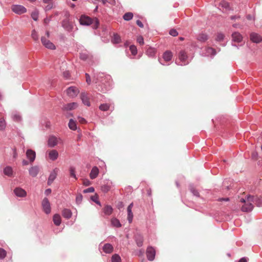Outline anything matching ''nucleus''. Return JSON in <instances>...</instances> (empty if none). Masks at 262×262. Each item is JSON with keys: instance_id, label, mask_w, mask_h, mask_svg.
Returning <instances> with one entry per match:
<instances>
[{"instance_id": "nucleus-27", "label": "nucleus", "mask_w": 262, "mask_h": 262, "mask_svg": "<svg viewBox=\"0 0 262 262\" xmlns=\"http://www.w3.org/2000/svg\"><path fill=\"white\" fill-rule=\"evenodd\" d=\"M13 171L11 166H7L4 169V173L8 177H12Z\"/></svg>"}, {"instance_id": "nucleus-34", "label": "nucleus", "mask_w": 262, "mask_h": 262, "mask_svg": "<svg viewBox=\"0 0 262 262\" xmlns=\"http://www.w3.org/2000/svg\"><path fill=\"white\" fill-rule=\"evenodd\" d=\"M189 189L194 196H195L196 197H200L199 192L196 189H195L192 184L189 185Z\"/></svg>"}, {"instance_id": "nucleus-21", "label": "nucleus", "mask_w": 262, "mask_h": 262, "mask_svg": "<svg viewBox=\"0 0 262 262\" xmlns=\"http://www.w3.org/2000/svg\"><path fill=\"white\" fill-rule=\"evenodd\" d=\"M114 248L111 244H105L102 247L103 251L105 253H111L113 251Z\"/></svg>"}, {"instance_id": "nucleus-35", "label": "nucleus", "mask_w": 262, "mask_h": 262, "mask_svg": "<svg viewBox=\"0 0 262 262\" xmlns=\"http://www.w3.org/2000/svg\"><path fill=\"white\" fill-rule=\"evenodd\" d=\"M111 107V105L108 103H103L100 105L99 106V108L101 111H108Z\"/></svg>"}, {"instance_id": "nucleus-58", "label": "nucleus", "mask_w": 262, "mask_h": 262, "mask_svg": "<svg viewBox=\"0 0 262 262\" xmlns=\"http://www.w3.org/2000/svg\"><path fill=\"white\" fill-rule=\"evenodd\" d=\"M136 24L140 28H143L144 26L143 23L140 20H137L136 21Z\"/></svg>"}, {"instance_id": "nucleus-36", "label": "nucleus", "mask_w": 262, "mask_h": 262, "mask_svg": "<svg viewBox=\"0 0 262 262\" xmlns=\"http://www.w3.org/2000/svg\"><path fill=\"white\" fill-rule=\"evenodd\" d=\"M111 224L114 227H115L119 228L121 226V224L120 221H119V220H118L116 218H113L112 219Z\"/></svg>"}, {"instance_id": "nucleus-53", "label": "nucleus", "mask_w": 262, "mask_h": 262, "mask_svg": "<svg viewBox=\"0 0 262 262\" xmlns=\"http://www.w3.org/2000/svg\"><path fill=\"white\" fill-rule=\"evenodd\" d=\"M137 41L140 45H143L144 43L143 37L142 36H139L137 38Z\"/></svg>"}, {"instance_id": "nucleus-38", "label": "nucleus", "mask_w": 262, "mask_h": 262, "mask_svg": "<svg viewBox=\"0 0 262 262\" xmlns=\"http://www.w3.org/2000/svg\"><path fill=\"white\" fill-rule=\"evenodd\" d=\"M133 14L132 12H127L125 13L123 16L125 20L129 21L133 18Z\"/></svg>"}, {"instance_id": "nucleus-42", "label": "nucleus", "mask_w": 262, "mask_h": 262, "mask_svg": "<svg viewBox=\"0 0 262 262\" xmlns=\"http://www.w3.org/2000/svg\"><path fill=\"white\" fill-rule=\"evenodd\" d=\"M38 11L36 10H34L31 13V17L32 18L35 20L36 21L38 19Z\"/></svg>"}, {"instance_id": "nucleus-63", "label": "nucleus", "mask_w": 262, "mask_h": 262, "mask_svg": "<svg viewBox=\"0 0 262 262\" xmlns=\"http://www.w3.org/2000/svg\"><path fill=\"white\" fill-rule=\"evenodd\" d=\"M123 203L122 202H119L118 204L117 207L119 209L122 208L123 207Z\"/></svg>"}, {"instance_id": "nucleus-3", "label": "nucleus", "mask_w": 262, "mask_h": 262, "mask_svg": "<svg viewBox=\"0 0 262 262\" xmlns=\"http://www.w3.org/2000/svg\"><path fill=\"white\" fill-rule=\"evenodd\" d=\"M179 60H176V63L179 66H185L188 64L189 62L187 61L188 56L186 52L181 50L178 54Z\"/></svg>"}, {"instance_id": "nucleus-49", "label": "nucleus", "mask_w": 262, "mask_h": 262, "mask_svg": "<svg viewBox=\"0 0 262 262\" xmlns=\"http://www.w3.org/2000/svg\"><path fill=\"white\" fill-rule=\"evenodd\" d=\"M95 191V189L93 187H90L88 188H86L85 189H84L83 191V192L84 193H91Z\"/></svg>"}, {"instance_id": "nucleus-41", "label": "nucleus", "mask_w": 262, "mask_h": 262, "mask_svg": "<svg viewBox=\"0 0 262 262\" xmlns=\"http://www.w3.org/2000/svg\"><path fill=\"white\" fill-rule=\"evenodd\" d=\"M127 220L129 223H131L133 221V213L132 210H127Z\"/></svg>"}, {"instance_id": "nucleus-4", "label": "nucleus", "mask_w": 262, "mask_h": 262, "mask_svg": "<svg viewBox=\"0 0 262 262\" xmlns=\"http://www.w3.org/2000/svg\"><path fill=\"white\" fill-rule=\"evenodd\" d=\"M247 203H245L242 207V210L244 212H250L251 211L253 208V205L251 203V202L253 201V197L248 195L247 196Z\"/></svg>"}, {"instance_id": "nucleus-13", "label": "nucleus", "mask_w": 262, "mask_h": 262, "mask_svg": "<svg viewBox=\"0 0 262 262\" xmlns=\"http://www.w3.org/2000/svg\"><path fill=\"white\" fill-rule=\"evenodd\" d=\"M59 139L54 136H50L48 141V146L50 147H54L58 144Z\"/></svg>"}, {"instance_id": "nucleus-15", "label": "nucleus", "mask_w": 262, "mask_h": 262, "mask_svg": "<svg viewBox=\"0 0 262 262\" xmlns=\"http://www.w3.org/2000/svg\"><path fill=\"white\" fill-rule=\"evenodd\" d=\"M26 156L27 158L29 160L31 163L34 161L36 158V153L35 151L29 149L26 151Z\"/></svg>"}, {"instance_id": "nucleus-28", "label": "nucleus", "mask_w": 262, "mask_h": 262, "mask_svg": "<svg viewBox=\"0 0 262 262\" xmlns=\"http://www.w3.org/2000/svg\"><path fill=\"white\" fill-rule=\"evenodd\" d=\"M53 221L56 226H59L61 224V217L59 214H55L53 217Z\"/></svg>"}, {"instance_id": "nucleus-51", "label": "nucleus", "mask_w": 262, "mask_h": 262, "mask_svg": "<svg viewBox=\"0 0 262 262\" xmlns=\"http://www.w3.org/2000/svg\"><path fill=\"white\" fill-rule=\"evenodd\" d=\"M89 55L86 53H81L80 54V58L83 60H86L88 58Z\"/></svg>"}, {"instance_id": "nucleus-20", "label": "nucleus", "mask_w": 262, "mask_h": 262, "mask_svg": "<svg viewBox=\"0 0 262 262\" xmlns=\"http://www.w3.org/2000/svg\"><path fill=\"white\" fill-rule=\"evenodd\" d=\"M78 106V104L76 102H72L63 105V109L64 110L70 111L76 108Z\"/></svg>"}, {"instance_id": "nucleus-32", "label": "nucleus", "mask_w": 262, "mask_h": 262, "mask_svg": "<svg viewBox=\"0 0 262 262\" xmlns=\"http://www.w3.org/2000/svg\"><path fill=\"white\" fill-rule=\"evenodd\" d=\"M68 126L71 130H76L77 129L76 122L73 119H70Z\"/></svg>"}, {"instance_id": "nucleus-62", "label": "nucleus", "mask_w": 262, "mask_h": 262, "mask_svg": "<svg viewBox=\"0 0 262 262\" xmlns=\"http://www.w3.org/2000/svg\"><path fill=\"white\" fill-rule=\"evenodd\" d=\"M238 262H247V258L246 257L241 258Z\"/></svg>"}, {"instance_id": "nucleus-37", "label": "nucleus", "mask_w": 262, "mask_h": 262, "mask_svg": "<svg viewBox=\"0 0 262 262\" xmlns=\"http://www.w3.org/2000/svg\"><path fill=\"white\" fill-rule=\"evenodd\" d=\"M111 261L112 262H121V259L118 254H115L112 255Z\"/></svg>"}, {"instance_id": "nucleus-12", "label": "nucleus", "mask_w": 262, "mask_h": 262, "mask_svg": "<svg viewBox=\"0 0 262 262\" xmlns=\"http://www.w3.org/2000/svg\"><path fill=\"white\" fill-rule=\"evenodd\" d=\"M250 39L252 42L258 43L262 41V37L257 33L253 32L250 35Z\"/></svg>"}, {"instance_id": "nucleus-47", "label": "nucleus", "mask_w": 262, "mask_h": 262, "mask_svg": "<svg viewBox=\"0 0 262 262\" xmlns=\"http://www.w3.org/2000/svg\"><path fill=\"white\" fill-rule=\"evenodd\" d=\"M224 38V35L223 33H217L216 37V40L217 41H221Z\"/></svg>"}, {"instance_id": "nucleus-56", "label": "nucleus", "mask_w": 262, "mask_h": 262, "mask_svg": "<svg viewBox=\"0 0 262 262\" xmlns=\"http://www.w3.org/2000/svg\"><path fill=\"white\" fill-rule=\"evenodd\" d=\"M78 120L81 123H85L86 122L85 119L81 117H78Z\"/></svg>"}, {"instance_id": "nucleus-57", "label": "nucleus", "mask_w": 262, "mask_h": 262, "mask_svg": "<svg viewBox=\"0 0 262 262\" xmlns=\"http://www.w3.org/2000/svg\"><path fill=\"white\" fill-rule=\"evenodd\" d=\"M63 75L64 78L68 79L70 77V73L69 71H65L63 73Z\"/></svg>"}, {"instance_id": "nucleus-45", "label": "nucleus", "mask_w": 262, "mask_h": 262, "mask_svg": "<svg viewBox=\"0 0 262 262\" xmlns=\"http://www.w3.org/2000/svg\"><path fill=\"white\" fill-rule=\"evenodd\" d=\"M129 50L133 55H136L137 54V49L135 46L131 45L129 47Z\"/></svg>"}, {"instance_id": "nucleus-24", "label": "nucleus", "mask_w": 262, "mask_h": 262, "mask_svg": "<svg viewBox=\"0 0 262 262\" xmlns=\"http://www.w3.org/2000/svg\"><path fill=\"white\" fill-rule=\"evenodd\" d=\"M172 57V52L170 51H165L163 54V58L165 61H169Z\"/></svg>"}, {"instance_id": "nucleus-48", "label": "nucleus", "mask_w": 262, "mask_h": 262, "mask_svg": "<svg viewBox=\"0 0 262 262\" xmlns=\"http://www.w3.org/2000/svg\"><path fill=\"white\" fill-rule=\"evenodd\" d=\"M31 37L34 40H38V36L37 33L35 30H33L31 33Z\"/></svg>"}, {"instance_id": "nucleus-16", "label": "nucleus", "mask_w": 262, "mask_h": 262, "mask_svg": "<svg viewBox=\"0 0 262 262\" xmlns=\"http://www.w3.org/2000/svg\"><path fill=\"white\" fill-rule=\"evenodd\" d=\"M57 171L58 169L56 168L50 173L48 180V185H50L56 179Z\"/></svg>"}, {"instance_id": "nucleus-59", "label": "nucleus", "mask_w": 262, "mask_h": 262, "mask_svg": "<svg viewBox=\"0 0 262 262\" xmlns=\"http://www.w3.org/2000/svg\"><path fill=\"white\" fill-rule=\"evenodd\" d=\"M91 184V182L88 179H85L83 181V185L85 186H89Z\"/></svg>"}, {"instance_id": "nucleus-54", "label": "nucleus", "mask_w": 262, "mask_h": 262, "mask_svg": "<svg viewBox=\"0 0 262 262\" xmlns=\"http://www.w3.org/2000/svg\"><path fill=\"white\" fill-rule=\"evenodd\" d=\"M86 82L88 84H90L91 83V79L89 74L85 73Z\"/></svg>"}, {"instance_id": "nucleus-61", "label": "nucleus", "mask_w": 262, "mask_h": 262, "mask_svg": "<svg viewBox=\"0 0 262 262\" xmlns=\"http://www.w3.org/2000/svg\"><path fill=\"white\" fill-rule=\"evenodd\" d=\"M51 189L50 188H48L45 190V193L46 195H48L51 193Z\"/></svg>"}, {"instance_id": "nucleus-23", "label": "nucleus", "mask_w": 262, "mask_h": 262, "mask_svg": "<svg viewBox=\"0 0 262 262\" xmlns=\"http://www.w3.org/2000/svg\"><path fill=\"white\" fill-rule=\"evenodd\" d=\"M113 211V209L112 207L108 205H105L103 209V212L106 216L110 215L112 213Z\"/></svg>"}, {"instance_id": "nucleus-50", "label": "nucleus", "mask_w": 262, "mask_h": 262, "mask_svg": "<svg viewBox=\"0 0 262 262\" xmlns=\"http://www.w3.org/2000/svg\"><path fill=\"white\" fill-rule=\"evenodd\" d=\"M6 127V122L4 120L0 119V130H4Z\"/></svg>"}, {"instance_id": "nucleus-19", "label": "nucleus", "mask_w": 262, "mask_h": 262, "mask_svg": "<svg viewBox=\"0 0 262 262\" xmlns=\"http://www.w3.org/2000/svg\"><path fill=\"white\" fill-rule=\"evenodd\" d=\"M135 240L138 247H141L143 246V237L140 234H136L135 235Z\"/></svg>"}, {"instance_id": "nucleus-29", "label": "nucleus", "mask_w": 262, "mask_h": 262, "mask_svg": "<svg viewBox=\"0 0 262 262\" xmlns=\"http://www.w3.org/2000/svg\"><path fill=\"white\" fill-rule=\"evenodd\" d=\"M72 214V213L71 211L68 209H64L62 211V216L67 219L71 218Z\"/></svg>"}, {"instance_id": "nucleus-9", "label": "nucleus", "mask_w": 262, "mask_h": 262, "mask_svg": "<svg viewBox=\"0 0 262 262\" xmlns=\"http://www.w3.org/2000/svg\"><path fill=\"white\" fill-rule=\"evenodd\" d=\"M41 41L42 45L46 48L51 50H54L55 49V45L49 40L46 39L45 37H42L41 38Z\"/></svg>"}, {"instance_id": "nucleus-60", "label": "nucleus", "mask_w": 262, "mask_h": 262, "mask_svg": "<svg viewBox=\"0 0 262 262\" xmlns=\"http://www.w3.org/2000/svg\"><path fill=\"white\" fill-rule=\"evenodd\" d=\"M91 199L92 201L96 202L98 200V196L97 195H93L91 197Z\"/></svg>"}, {"instance_id": "nucleus-11", "label": "nucleus", "mask_w": 262, "mask_h": 262, "mask_svg": "<svg viewBox=\"0 0 262 262\" xmlns=\"http://www.w3.org/2000/svg\"><path fill=\"white\" fill-rule=\"evenodd\" d=\"M40 170L39 167L38 166L35 165L31 167L29 169V173L30 176L32 177H36L39 173Z\"/></svg>"}, {"instance_id": "nucleus-43", "label": "nucleus", "mask_w": 262, "mask_h": 262, "mask_svg": "<svg viewBox=\"0 0 262 262\" xmlns=\"http://www.w3.org/2000/svg\"><path fill=\"white\" fill-rule=\"evenodd\" d=\"M83 199V196L81 193H78L77 194L76 197V202L77 204H81Z\"/></svg>"}, {"instance_id": "nucleus-7", "label": "nucleus", "mask_w": 262, "mask_h": 262, "mask_svg": "<svg viewBox=\"0 0 262 262\" xmlns=\"http://www.w3.org/2000/svg\"><path fill=\"white\" fill-rule=\"evenodd\" d=\"M67 94L70 97H75L79 93L78 89L75 86H70L66 90Z\"/></svg>"}, {"instance_id": "nucleus-64", "label": "nucleus", "mask_w": 262, "mask_h": 262, "mask_svg": "<svg viewBox=\"0 0 262 262\" xmlns=\"http://www.w3.org/2000/svg\"><path fill=\"white\" fill-rule=\"evenodd\" d=\"M22 164L23 165H28L29 164V162L27 160H24L22 161Z\"/></svg>"}, {"instance_id": "nucleus-26", "label": "nucleus", "mask_w": 262, "mask_h": 262, "mask_svg": "<svg viewBox=\"0 0 262 262\" xmlns=\"http://www.w3.org/2000/svg\"><path fill=\"white\" fill-rule=\"evenodd\" d=\"M111 42L114 44H118L121 42L120 36L117 33H114L111 39Z\"/></svg>"}, {"instance_id": "nucleus-30", "label": "nucleus", "mask_w": 262, "mask_h": 262, "mask_svg": "<svg viewBox=\"0 0 262 262\" xmlns=\"http://www.w3.org/2000/svg\"><path fill=\"white\" fill-rule=\"evenodd\" d=\"M216 54L215 50L211 47H208L206 48V53H205L206 56H214Z\"/></svg>"}, {"instance_id": "nucleus-18", "label": "nucleus", "mask_w": 262, "mask_h": 262, "mask_svg": "<svg viewBox=\"0 0 262 262\" xmlns=\"http://www.w3.org/2000/svg\"><path fill=\"white\" fill-rule=\"evenodd\" d=\"M80 98L82 101V103L88 106H90V105H91V103H90V102L89 101V99L88 98V95L86 93L83 92V93H82L81 94H80Z\"/></svg>"}, {"instance_id": "nucleus-17", "label": "nucleus", "mask_w": 262, "mask_h": 262, "mask_svg": "<svg viewBox=\"0 0 262 262\" xmlns=\"http://www.w3.org/2000/svg\"><path fill=\"white\" fill-rule=\"evenodd\" d=\"M232 41L235 42H240L242 41L243 37L240 33L235 32L232 34Z\"/></svg>"}, {"instance_id": "nucleus-40", "label": "nucleus", "mask_w": 262, "mask_h": 262, "mask_svg": "<svg viewBox=\"0 0 262 262\" xmlns=\"http://www.w3.org/2000/svg\"><path fill=\"white\" fill-rule=\"evenodd\" d=\"M12 119L14 121L16 122H19L21 120V117L20 115L17 113H15L12 115Z\"/></svg>"}, {"instance_id": "nucleus-39", "label": "nucleus", "mask_w": 262, "mask_h": 262, "mask_svg": "<svg viewBox=\"0 0 262 262\" xmlns=\"http://www.w3.org/2000/svg\"><path fill=\"white\" fill-rule=\"evenodd\" d=\"M69 171L71 177L74 178L75 180H77V178L75 173V168L73 166H71L69 168Z\"/></svg>"}, {"instance_id": "nucleus-22", "label": "nucleus", "mask_w": 262, "mask_h": 262, "mask_svg": "<svg viewBox=\"0 0 262 262\" xmlns=\"http://www.w3.org/2000/svg\"><path fill=\"white\" fill-rule=\"evenodd\" d=\"M99 169L97 166H94L90 173V177L91 179H95L98 175Z\"/></svg>"}, {"instance_id": "nucleus-46", "label": "nucleus", "mask_w": 262, "mask_h": 262, "mask_svg": "<svg viewBox=\"0 0 262 262\" xmlns=\"http://www.w3.org/2000/svg\"><path fill=\"white\" fill-rule=\"evenodd\" d=\"M110 189L111 187L108 185H103L101 187V190L105 193L107 192Z\"/></svg>"}, {"instance_id": "nucleus-2", "label": "nucleus", "mask_w": 262, "mask_h": 262, "mask_svg": "<svg viewBox=\"0 0 262 262\" xmlns=\"http://www.w3.org/2000/svg\"><path fill=\"white\" fill-rule=\"evenodd\" d=\"M79 23L82 26L92 25L93 29H97L99 26V21L96 17L92 18L85 15H82L79 18Z\"/></svg>"}, {"instance_id": "nucleus-44", "label": "nucleus", "mask_w": 262, "mask_h": 262, "mask_svg": "<svg viewBox=\"0 0 262 262\" xmlns=\"http://www.w3.org/2000/svg\"><path fill=\"white\" fill-rule=\"evenodd\" d=\"M7 252L5 250L0 248V259H3L6 256Z\"/></svg>"}, {"instance_id": "nucleus-55", "label": "nucleus", "mask_w": 262, "mask_h": 262, "mask_svg": "<svg viewBox=\"0 0 262 262\" xmlns=\"http://www.w3.org/2000/svg\"><path fill=\"white\" fill-rule=\"evenodd\" d=\"M102 2L103 5H105L106 3L114 4L115 3V0H102Z\"/></svg>"}, {"instance_id": "nucleus-1", "label": "nucleus", "mask_w": 262, "mask_h": 262, "mask_svg": "<svg viewBox=\"0 0 262 262\" xmlns=\"http://www.w3.org/2000/svg\"><path fill=\"white\" fill-rule=\"evenodd\" d=\"M93 81L98 83V91L105 93L112 89V81L110 75H104L103 73L94 75Z\"/></svg>"}, {"instance_id": "nucleus-33", "label": "nucleus", "mask_w": 262, "mask_h": 262, "mask_svg": "<svg viewBox=\"0 0 262 262\" xmlns=\"http://www.w3.org/2000/svg\"><path fill=\"white\" fill-rule=\"evenodd\" d=\"M197 39L199 41L204 42L208 40V36L206 34L201 33L198 35Z\"/></svg>"}, {"instance_id": "nucleus-52", "label": "nucleus", "mask_w": 262, "mask_h": 262, "mask_svg": "<svg viewBox=\"0 0 262 262\" xmlns=\"http://www.w3.org/2000/svg\"><path fill=\"white\" fill-rule=\"evenodd\" d=\"M169 34L173 37L177 36L178 35L177 31L174 29H171L169 31Z\"/></svg>"}, {"instance_id": "nucleus-25", "label": "nucleus", "mask_w": 262, "mask_h": 262, "mask_svg": "<svg viewBox=\"0 0 262 262\" xmlns=\"http://www.w3.org/2000/svg\"><path fill=\"white\" fill-rule=\"evenodd\" d=\"M49 157L51 160L55 161L58 157V152L56 150H52L49 153Z\"/></svg>"}, {"instance_id": "nucleus-8", "label": "nucleus", "mask_w": 262, "mask_h": 262, "mask_svg": "<svg viewBox=\"0 0 262 262\" xmlns=\"http://www.w3.org/2000/svg\"><path fill=\"white\" fill-rule=\"evenodd\" d=\"M156 250L152 247H148L146 250V256L148 260L152 261L155 257Z\"/></svg>"}, {"instance_id": "nucleus-14", "label": "nucleus", "mask_w": 262, "mask_h": 262, "mask_svg": "<svg viewBox=\"0 0 262 262\" xmlns=\"http://www.w3.org/2000/svg\"><path fill=\"white\" fill-rule=\"evenodd\" d=\"M14 194L18 197H25L27 195L26 191L23 188L16 187L14 190Z\"/></svg>"}, {"instance_id": "nucleus-31", "label": "nucleus", "mask_w": 262, "mask_h": 262, "mask_svg": "<svg viewBox=\"0 0 262 262\" xmlns=\"http://www.w3.org/2000/svg\"><path fill=\"white\" fill-rule=\"evenodd\" d=\"M156 50L155 48L149 47L146 50V54L148 57H153L156 54Z\"/></svg>"}, {"instance_id": "nucleus-10", "label": "nucleus", "mask_w": 262, "mask_h": 262, "mask_svg": "<svg viewBox=\"0 0 262 262\" xmlns=\"http://www.w3.org/2000/svg\"><path fill=\"white\" fill-rule=\"evenodd\" d=\"M62 27L67 31H72L73 26L72 23L67 18L63 19L61 23Z\"/></svg>"}, {"instance_id": "nucleus-5", "label": "nucleus", "mask_w": 262, "mask_h": 262, "mask_svg": "<svg viewBox=\"0 0 262 262\" xmlns=\"http://www.w3.org/2000/svg\"><path fill=\"white\" fill-rule=\"evenodd\" d=\"M12 10L15 13L20 15L27 12V9L23 6L15 5L12 6Z\"/></svg>"}, {"instance_id": "nucleus-6", "label": "nucleus", "mask_w": 262, "mask_h": 262, "mask_svg": "<svg viewBox=\"0 0 262 262\" xmlns=\"http://www.w3.org/2000/svg\"><path fill=\"white\" fill-rule=\"evenodd\" d=\"M41 206L43 211L48 214L51 212V205L49 200L45 198L41 203Z\"/></svg>"}]
</instances>
